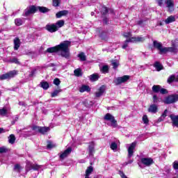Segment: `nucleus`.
Segmentation results:
<instances>
[{
	"instance_id": "1",
	"label": "nucleus",
	"mask_w": 178,
	"mask_h": 178,
	"mask_svg": "<svg viewBox=\"0 0 178 178\" xmlns=\"http://www.w3.org/2000/svg\"><path fill=\"white\" fill-rule=\"evenodd\" d=\"M70 44H72L70 41L65 40L57 46L48 48L47 52L49 54L60 52V55L62 58L69 59V58H70V50L69 49Z\"/></svg>"
},
{
	"instance_id": "2",
	"label": "nucleus",
	"mask_w": 178,
	"mask_h": 178,
	"mask_svg": "<svg viewBox=\"0 0 178 178\" xmlns=\"http://www.w3.org/2000/svg\"><path fill=\"white\" fill-rule=\"evenodd\" d=\"M153 45L154 48L159 51L160 55L168 54V52H176V49L175 47H165L160 42H158L157 40H154L153 42Z\"/></svg>"
},
{
	"instance_id": "3",
	"label": "nucleus",
	"mask_w": 178,
	"mask_h": 178,
	"mask_svg": "<svg viewBox=\"0 0 178 178\" xmlns=\"http://www.w3.org/2000/svg\"><path fill=\"white\" fill-rule=\"evenodd\" d=\"M144 41H145V38L143 36L132 37L124 42L122 45V49L127 48V44H129V42H144Z\"/></svg>"
},
{
	"instance_id": "4",
	"label": "nucleus",
	"mask_w": 178,
	"mask_h": 178,
	"mask_svg": "<svg viewBox=\"0 0 178 178\" xmlns=\"http://www.w3.org/2000/svg\"><path fill=\"white\" fill-rule=\"evenodd\" d=\"M26 172H29V170H44V165L33 164L31 162L28 161L26 163Z\"/></svg>"
},
{
	"instance_id": "5",
	"label": "nucleus",
	"mask_w": 178,
	"mask_h": 178,
	"mask_svg": "<svg viewBox=\"0 0 178 178\" xmlns=\"http://www.w3.org/2000/svg\"><path fill=\"white\" fill-rule=\"evenodd\" d=\"M17 74V70H13L0 76V81L2 80H10Z\"/></svg>"
},
{
	"instance_id": "6",
	"label": "nucleus",
	"mask_w": 178,
	"mask_h": 178,
	"mask_svg": "<svg viewBox=\"0 0 178 178\" xmlns=\"http://www.w3.org/2000/svg\"><path fill=\"white\" fill-rule=\"evenodd\" d=\"M104 120H107V122H111L110 126L112 127H118V122L116 120H115V117H113V115H112L111 113L106 114L104 116Z\"/></svg>"
},
{
	"instance_id": "7",
	"label": "nucleus",
	"mask_w": 178,
	"mask_h": 178,
	"mask_svg": "<svg viewBox=\"0 0 178 178\" xmlns=\"http://www.w3.org/2000/svg\"><path fill=\"white\" fill-rule=\"evenodd\" d=\"M178 101V95H169L165 98L163 100L164 104H175V102H177Z\"/></svg>"
},
{
	"instance_id": "8",
	"label": "nucleus",
	"mask_w": 178,
	"mask_h": 178,
	"mask_svg": "<svg viewBox=\"0 0 178 178\" xmlns=\"http://www.w3.org/2000/svg\"><path fill=\"white\" fill-rule=\"evenodd\" d=\"M35 12H37V7L34 6H31L24 10L23 16H31V15H34Z\"/></svg>"
},
{
	"instance_id": "9",
	"label": "nucleus",
	"mask_w": 178,
	"mask_h": 178,
	"mask_svg": "<svg viewBox=\"0 0 178 178\" xmlns=\"http://www.w3.org/2000/svg\"><path fill=\"white\" fill-rule=\"evenodd\" d=\"M137 145V142H134L130 145H127V148H128V158H131L133 156L134 154V149H136V146Z\"/></svg>"
},
{
	"instance_id": "10",
	"label": "nucleus",
	"mask_w": 178,
	"mask_h": 178,
	"mask_svg": "<svg viewBox=\"0 0 178 178\" xmlns=\"http://www.w3.org/2000/svg\"><path fill=\"white\" fill-rule=\"evenodd\" d=\"M130 79V76L124 75L123 76L118 77L114 80V83L116 86H119V84H122V83H126L127 80Z\"/></svg>"
},
{
	"instance_id": "11",
	"label": "nucleus",
	"mask_w": 178,
	"mask_h": 178,
	"mask_svg": "<svg viewBox=\"0 0 178 178\" xmlns=\"http://www.w3.org/2000/svg\"><path fill=\"white\" fill-rule=\"evenodd\" d=\"M33 130H34V131H38L41 134H45V133H48V131H49L50 129L49 127H47L34 126L33 127Z\"/></svg>"
},
{
	"instance_id": "12",
	"label": "nucleus",
	"mask_w": 178,
	"mask_h": 178,
	"mask_svg": "<svg viewBox=\"0 0 178 178\" xmlns=\"http://www.w3.org/2000/svg\"><path fill=\"white\" fill-rule=\"evenodd\" d=\"M140 163L145 166H151L154 164V159L149 157H143L140 159Z\"/></svg>"
},
{
	"instance_id": "13",
	"label": "nucleus",
	"mask_w": 178,
	"mask_h": 178,
	"mask_svg": "<svg viewBox=\"0 0 178 178\" xmlns=\"http://www.w3.org/2000/svg\"><path fill=\"white\" fill-rule=\"evenodd\" d=\"M105 91H106V86L104 85L100 86L95 93L96 98H99L100 97H102V95L105 94Z\"/></svg>"
},
{
	"instance_id": "14",
	"label": "nucleus",
	"mask_w": 178,
	"mask_h": 178,
	"mask_svg": "<svg viewBox=\"0 0 178 178\" xmlns=\"http://www.w3.org/2000/svg\"><path fill=\"white\" fill-rule=\"evenodd\" d=\"M164 3L167 7L168 12H173L175 10V2L172 0H165Z\"/></svg>"
},
{
	"instance_id": "15",
	"label": "nucleus",
	"mask_w": 178,
	"mask_h": 178,
	"mask_svg": "<svg viewBox=\"0 0 178 178\" xmlns=\"http://www.w3.org/2000/svg\"><path fill=\"white\" fill-rule=\"evenodd\" d=\"M45 29L49 33H55L56 31H58V28H56L55 24H48L46 25Z\"/></svg>"
},
{
	"instance_id": "16",
	"label": "nucleus",
	"mask_w": 178,
	"mask_h": 178,
	"mask_svg": "<svg viewBox=\"0 0 178 178\" xmlns=\"http://www.w3.org/2000/svg\"><path fill=\"white\" fill-rule=\"evenodd\" d=\"M70 152H72V147H68L66 150L60 154V159H65V158L68 156Z\"/></svg>"
},
{
	"instance_id": "17",
	"label": "nucleus",
	"mask_w": 178,
	"mask_h": 178,
	"mask_svg": "<svg viewBox=\"0 0 178 178\" xmlns=\"http://www.w3.org/2000/svg\"><path fill=\"white\" fill-rule=\"evenodd\" d=\"M79 92H90V91H91V88L88 85H82L79 87Z\"/></svg>"
},
{
	"instance_id": "18",
	"label": "nucleus",
	"mask_w": 178,
	"mask_h": 178,
	"mask_svg": "<svg viewBox=\"0 0 178 178\" xmlns=\"http://www.w3.org/2000/svg\"><path fill=\"white\" fill-rule=\"evenodd\" d=\"M148 112L150 113H156L158 112V106L156 104H152L148 108Z\"/></svg>"
},
{
	"instance_id": "19",
	"label": "nucleus",
	"mask_w": 178,
	"mask_h": 178,
	"mask_svg": "<svg viewBox=\"0 0 178 178\" xmlns=\"http://www.w3.org/2000/svg\"><path fill=\"white\" fill-rule=\"evenodd\" d=\"M20 47V39L19 38H15L14 39V49L15 51H17L19 48Z\"/></svg>"
},
{
	"instance_id": "20",
	"label": "nucleus",
	"mask_w": 178,
	"mask_h": 178,
	"mask_svg": "<svg viewBox=\"0 0 178 178\" xmlns=\"http://www.w3.org/2000/svg\"><path fill=\"white\" fill-rule=\"evenodd\" d=\"M173 22H176V16L170 15L165 20V24H170V23H173Z\"/></svg>"
},
{
	"instance_id": "21",
	"label": "nucleus",
	"mask_w": 178,
	"mask_h": 178,
	"mask_svg": "<svg viewBox=\"0 0 178 178\" xmlns=\"http://www.w3.org/2000/svg\"><path fill=\"white\" fill-rule=\"evenodd\" d=\"M88 78L90 81H98V79H99V75L98 74H92L89 76Z\"/></svg>"
},
{
	"instance_id": "22",
	"label": "nucleus",
	"mask_w": 178,
	"mask_h": 178,
	"mask_svg": "<svg viewBox=\"0 0 178 178\" xmlns=\"http://www.w3.org/2000/svg\"><path fill=\"white\" fill-rule=\"evenodd\" d=\"M94 143H90L88 147V152L90 156H92L94 155Z\"/></svg>"
},
{
	"instance_id": "23",
	"label": "nucleus",
	"mask_w": 178,
	"mask_h": 178,
	"mask_svg": "<svg viewBox=\"0 0 178 178\" xmlns=\"http://www.w3.org/2000/svg\"><path fill=\"white\" fill-rule=\"evenodd\" d=\"M24 23V19L22 18H17L15 19V24L17 26H22Z\"/></svg>"
},
{
	"instance_id": "24",
	"label": "nucleus",
	"mask_w": 178,
	"mask_h": 178,
	"mask_svg": "<svg viewBox=\"0 0 178 178\" xmlns=\"http://www.w3.org/2000/svg\"><path fill=\"white\" fill-rule=\"evenodd\" d=\"M67 10H62L56 13V16L58 19H60L62 16H66L67 15Z\"/></svg>"
},
{
	"instance_id": "25",
	"label": "nucleus",
	"mask_w": 178,
	"mask_h": 178,
	"mask_svg": "<svg viewBox=\"0 0 178 178\" xmlns=\"http://www.w3.org/2000/svg\"><path fill=\"white\" fill-rule=\"evenodd\" d=\"M54 24L56 26L57 30H58L59 29H60V27H63V26H65V21H63V20H58Z\"/></svg>"
},
{
	"instance_id": "26",
	"label": "nucleus",
	"mask_w": 178,
	"mask_h": 178,
	"mask_svg": "<svg viewBox=\"0 0 178 178\" xmlns=\"http://www.w3.org/2000/svg\"><path fill=\"white\" fill-rule=\"evenodd\" d=\"M92 172H94V168H92V166H89L86 169L85 176H87V177H90V175H91V173H92Z\"/></svg>"
},
{
	"instance_id": "27",
	"label": "nucleus",
	"mask_w": 178,
	"mask_h": 178,
	"mask_svg": "<svg viewBox=\"0 0 178 178\" xmlns=\"http://www.w3.org/2000/svg\"><path fill=\"white\" fill-rule=\"evenodd\" d=\"M154 67L155 69H156L157 72H161L162 69H163V66L161 65V64L159 63V62H156L154 65Z\"/></svg>"
},
{
	"instance_id": "28",
	"label": "nucleus",
	"mask_w": 178,
	"mask_h": 178,
	"mask_svg": "<svg viewBox=\"0 0 178 178\" xmlns=\"http://www.w3.org/2000/svg\"><path fill=\"white\" fill-rule=\"evenodd\" d=\"M78 58H79V59L81 62H84L87 59V57L86 56V54L83 52H81L78 54Z\"/></svg>"
},
{
	"instance_id": "29",
	"label": "nucleus",
	"mask_w": 178,
	"mask_h": 178,
	"mask_svg": "<svg viewBox=\"0 0 178 178\" xmlns=\"http://www.w3.org/2000/svg\"><path fill=\"white\" fill-rule=\"evenodd\" d=\"M74 74L76 77H80V76H83V72H81V69L78 68L76 70H74Z\"/></svg>"
},
{
	"instance_id": "30",
	"label": "nucleus",
	"mask_w": 178,
	"mask_h": 178,
	"mask_svg": "<svg viewBox=\"0 0 178 178\" xmlns=\"http://www.w3.org/2000/svg\"><path fill=\"white\" fill-rule=\"evenodd\" d=\"M110 148L114 152L118 151V143L116 142H112Z\"/></svg>"
},
{
	"instance_id": "31",
	"label": "nucleus",
	"mask_w": 178,
	"mask_h": 178,
	"mask_svg": "<svg viewBox=\"0 0 178 178\" xmlns=\"http://www.w3.org/2000/svg\"><path fill=\"white\" fill-rule=\"evenodd\" d=\"M15 141H16V137H15V135H10V136L8 137V143L10 144H15Z\"/></svg>"
},
{
	"instance_id": "32",
	"label": "nucleus",
	"mask_w": 178,
	"mask_h": 178,
	"mask_svg": "<svg viewBox=\"0 0 178 178\" xmlns=\"http://www.w3.org/2000/svg\"><path fill=\"white\" fill-rule=\"evenodd\" d=\"M40 86L43 90H48L49 88V83L48 82L43 81L40 83Z\"/></svg>"
},
{
	"instance_id": "33",
	"label": "nucleus",
	"mask_w": 178,
	"mask_h": 178,
	"mask_svg": "<svg viewBox=\"0 0 178 178\" xmlns=\"http://www.w3.org/2000/svg\"><path fill=\"white\" fill-rule=\"evenodd\" d=\"M152 90L153 92H159L161 90V86L154 85L152 86Z\"/></svg>"
},
{
	"instance_id": "34",
	"label": "nucleus",
	"mask_w": 178,
	"mask_h": 178,
	"mask_svg": "<svg viewBox=\"0 0 178 178\" xmlns=\"http://www.w3.org/2000/svg\"><path fill=\"white\" fill-rule=\"evenodd\" d=\"M162 101H163L162 98L158 97L156 95H153V102H154V104H158V102H162Z\"/></svg>"
},
{
	"instance_id": "35",
	"label": "nucleus",
	"mask_w": 178,
	"mask_h": 178,
	"mask_svg": "<svg viewBox=\"0 0 178 178\" xmlns=\"http://www.w3.org/2000/svg\"><path fill=\"white\" fill-rule=\"evenodd\" d=\"M60 92H62V90L61 89L55 90L53 92H51L52 98H54L55 97H58V95H59Z\"/></svg>"
},
{
	"instance_id": "36",
	"label": "nucleus",
	"mask_w": 178,
	"mask_h": 178,
	"mask_svg": "<svg viewBox=\"0 0 178 178\" xmlns=\"http://www.w3.org/2000/svg\"><path fill=\"white\" fill-rule=\"evenodd\" d=\"M22 169H23V168L22 166H20V165H19V164H16L14 166L15 172H17L18 173H20V172H22Z\"/></svg>"
},
{
	"instance_id": "37",
	"label": "nucleus",
	"mask_w": 178,
	"mask_h": 178,
	"mask_svg": "<svg viewBox=\"0 0 178 178\" xmlns=\"http://www.w3.org/2000/svg\"><path fill=\"white\" fill-rule=\"evenodd\" d=\"M168 115V110H165L162 115L159 118L158 122H162Z\"/></svg>"
},
{
	"instance_id": "38",
	"label": "nucleus",
	"mask_w": 178,
	"mask_h": 178,
	"mask_svg": "<svg viewBox=\"0 0 178 178\" xmlns=\"http://www.w3.org/2000/svg\"><path fill=\"white\" fill-rule=\"evenodd\" d=\"M112 65L113 66V69H118V66H119V61L116 60H113L111 61Z\"/></svg>"
},
{
	"instance_id": "39",
	"label": "nucleus",
	"mask_w": 178,
	"mask_h": 178,
	"mask_svg": "<svg viewBox=\"0 0 178 178\" xmlns=\"http://www.w3.org/2000/svg\"><path fill=\"white\" fill-rule=\"evenodd\" d=\"M167 81L169 83H172V81H176V76L175 75L170 76Z\"/></svg>"
},
{
	"instance_id": "40",
	"label": "nucleus",
	"mask_w": 178,
	"mask_h": 178,
	"mask_svg": "<svg viewBox=\"0 0 178 178\" xmlns=\"http://www.w3.org/2000/svg\"><path fill=\"white\" fill-rule=\"evenodd\" d=\"M38 9L42 13H45L48 12V10H48V8H47L45 7H38Z\"/></svg>"
},
{
	"instance_id": "41",
	"label": "nucleus",
	"mask_w": 178,
	"mask_h": 178,
	"mask_svg": "<svg viewBox=\"0 0 178 178\" xmlns=\"http://www.w3.org/2000/svg\"><path fill=\"white\" fill-rule=\"evenodd\" d=\"M143 122L145 124H148V123L149 122V120H148V116H147L146 115H143Z\"/></svg>"
},
{
	"instance_id": "42",
	"label": "nucleus",
	"mask_w": 178,
	"mask_h": 178,
	"mask_svg": "<svg viewBox=\"0 0 178 178\" xmlns=\"http://www.w3.org/2000/svg\"><path fill=\"white\" fill-rule=\"evenodd\" d=\"M101 70L103 73H108V70H109V67H108V65H104L102 67Z\"/></svg>"
},
{
	"instance_id": "43",
	"label": "nucleus",
	"mask_w": 178,
	"mask_h": 178,
	"mask_svg": "<svg viewBox=\"0 0 178 178\" xmlns=\"http://www.w3.org/2000/svg\"><path fill=\"white\" fill-rule=\"evenodd\" d=\"M108 12H109V10H108V8L105 6H103L102 8V13L103 15H106V13H108Z\"/></svg>"
},
{
	"instance_id": "44",
	"label": "nucleus",
	"mask_w": 178,
	"mask_h": 178,
	"mask_svg": "<svg viewBox=\"0 0 178 178\" xmlns=\"http://www.w3.org/2000/svg\"><path fill=\"white\" fill-rule=\"evenodd\" d=\"M8 113V111L5 108L0 109V115L1 116H5Z\"/></svg>"
},
{
	"instance_id": "45",
	"label": "nucleus",
	"mask_w": 178,
	"mask_h": 178,
	"mask_svg": "<svg viewBox=\"0 0 178 178\" xmlns=\"http://www.w3.org/2000/svg\"><path fill=\"white\" fill-rule=\"evenodd\" d=\"M157 3L159 6H165V0H157Z\"/></svg>"
},
{
	"instance_id": "46",
	"label": "nucleus",
	"mask_w": 178,
	"mask_h": 178,
	"mask_svg": "<svg viewBox=\"0 0 178 178\" xmlns=\"http://www.w3.org/2000/svg\"><path fill=\"white\" fill-rule=\"evenodd\" d=\"M54 84H55V86H59L60 84V80H59V79L58 78H56L54 80V82H53Z\"/></svg>"
},
{
	"instance_id": "47",
	"label": "nucleus",
	"mask_w": 178,
	"mask_h": 178,
	"mask_svg": "<svg viewBox=\"0 0 178 178\" xmlns=\"http://www.w3.org/2000/svg\"><path fill=\"white\" fill-rule=\"evenodd\" d=\"M10 62H11V63H16L17 65H19V60H17V58H13L10 59Z\"/></svg>"
},
{
	"instance_id": "48",
	"label": "nucleus",
	"mask_w": 178,
	"mask_h": 178,
	"mask_svg": "<svg viewBox=\"0 0 178 178\" xmlns=\"http://www.w3.org/2000/svg\"><path fill=\"white\" fill-rule=\"evenodd\" d=\"M35 74H37V70L34 69L31 72L29 76L33 77V76H35Z\"/></svg>"
},
{
	"instance_id": "49",
	"label": "nucleus",
	"mask_w": 178,
	"mask_h": 178,
	"mask_svg": "<svg viewBox=\"0 0 178 178\" xmlns=\"http://www.w3.org/2000/svg\"><path fill=\"white\" fill-rule=\"evenodd\" d=\"M173 168L175 170H178V161H175L173 163Z\"/></svg>"
},
{
	"instance_id": "50",
	"label": "nucleus",
	"mask_w": 178,
	"mask_h": 178,
	"mask_svg": "<svg viewBox=\"0 0 178 178\" xmlns=\"http://www.w3.org/2000/svg\"><path fill=\"white\" fill-rule=\"evenodd\" d=\"M161 94H168V90L165 88H160Z\"/></svg>"
},
{
	"instance_id": "51",
	"label": "nucleus",
	"mask_w": 178,
	"mask_h": 178,
	"mask_svg": "<svg viewBox=\"0 0 178 178\" xmlns=\"http://www.w3.org/2000/svg\"><path fill=\"white\" fill-rule=\"evenodd\" d=\"M5 152H6V147H0V154H3Z\"/></svg>"
},
{
	"instance_id": "52",
	"label": "nucleus",
	"mask_w": 178,
	"mask_h": 178,
	"mask_svg": "<svg viewBox=\"0 0 178 178\" xmlns=\"http://www.w3.org/2000/svg\"><path fill=\"white\" fill-rule=\"evenodd\" d=\"M54 6H59V0H53Z\"/></svg>"
},
{
	"instance_id": "53",
	"label": "nucleus",
	"mask_w": 178,
	"mask_h": 178,
	"mask_svg": "<svg viewBox=\"0 0 178 178\" xmlns=\"http://www.w3.org/2000/svg\"><path fill=\"white\" fill-rule=\"evenodd\" d=\"M124 37H125V38H129L131 37V33H124Z\"/></svg>"
},
{
	"instance_id": "54",
	"label": "nucleus",
	"mask_w": 178,
	"mask_h": 178,
	"mask_svg": "<svg viewBox=\"0 0 178 178\" xmlns=\"http://www.w3.org/2000/svg\"><path fill=\"white\" fill-rule=\"evenodd\" d=\"M54 147H55V145H54V143H49V144L47 145V148H48L49 149H51V148H54Z\"/></svg>"
},
{
	"instance_id": "55",
	"label": "nucleus",
	"mask_w": 178,
	"mask_h": 178,
	"mask_svg": "<svg viewBox=\"0 0 178 178\" xmlns=\"http://www.w3.org/2000/svg\"><path fill=\"white\" fill-rule=\"evenodd\" d=\"M130 163H133V160H129L126 163V165H129Z\"/></svg>"
},
{
	"instance_id": "56",
	"label": "nucleus",
	"mask_w": 178,
	"mask_h": 178,
	"mask_svg": "<svg viewBox=\"0 0 178 178\" xmlns=\"http://www.w3.org/2000/svg\"><path fill=\"white\" fill-rule=\"evenodd\" d=\"M1 133H5V129H3V128H0V134Z\"/></svg>"
},
{
	"instance_id": "57",
	"label": "nucleus",
	"mask_w": 178,
	"mask_h": 178,
	"mask_svg": "<svg viewBox=\"0 0 178 178\" xmlns=\"http://www.w3.org/2000/svg\"><path fill=\"white\" fill-rule=\"evenodd\" d=\"M19 105H24V103L19 102Z\"/></svg>"
},
{
	"instance_id": "58",
	"label": "nucleus",
	"mask_w": 178,
	"mask_h": 178,
	"mask_svg": "<svg viewBox=\"0 0 178 178\" xmlns=\"http://www.w3.org/2000/svg\"><path fill=\"white\" fill-rule=\"evenodd\" d=\"M104 23H105L106 24V19H104Z\"/></svg>"
},
{
	"instance_id": "59",
	"label": "nucleus",
	"mask_w": 178,
	"mask_h": 178,
	"mask_svg": "<svg viewBox=\"0 0 178 178\" xmlns=\"http://www.w3.org/2000/svg\"><path fill=\"white\" fill-rule=\"evenodd\" d=\"M143 23V21H140L139 22V24H142Z\"/></svg>"
},
{
	"instance_id": "60",
	"label": "nucleus",
	"mask_w": 178,
	"mask_h": 178,
	"mask_svg": "<svg viewBox=\"0 0 178 178\" xmlns=\"http://www.w3.org/2000/svg\"><path fill=\"white\" fill-rule=\"evenodd\" d=\"M91 15H92V16H94V13H91Z\"/></svg>"
},
{
	"instance_id": "61",
	"label": "nucleus",
	"mask_w": 178,
	"mask_h": 178,
	"mask_svg": "<svg viewBox=\"0 0 178 178\" xmlns=\"http://www.w3.org/2000/svg\"><path fill=\"white\" fill-rule=\"evenodd\" d=\"M138 165H139L140 168H143V167L141 166V164L138 163Z\"/></svg>"
},
{
	"instance_id": "62",
	"label": "nucleus",
	"mask_w": 178,
	"mask_h": 178,
	"mask_svg": "<svg viewBox=\"0 0 178 178\" xmlns=\"http://www.w3.org/2000/svg\"><path fill=\"white\" fill-rule=\"evenodd\" d=\"M160 26H162V23H160Z\"/></svg>"
},
{
	"instance_id": "63",
	"label": "nucleus",
	"mask_w": 178,
	"mask_h": 178,
	"mask_svg": "<svg viewBox=\"0 0 178 178\" xmlns=\"http://www.w3.org/2000/svg\"><path fill=\"white\" fill-rule=\"evenodd\" d=\"M110 12H112V10H110Z\"/></svg>"
}]
</instances>
